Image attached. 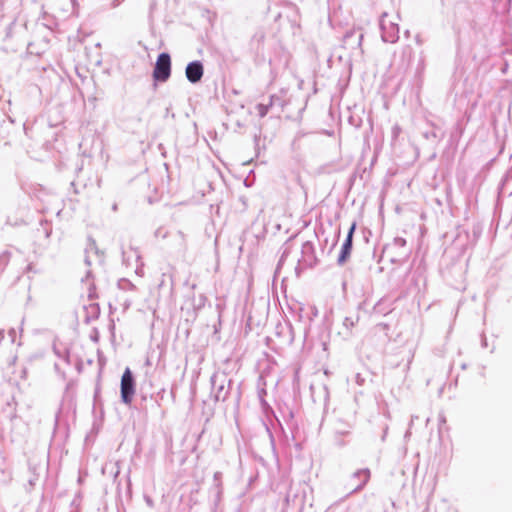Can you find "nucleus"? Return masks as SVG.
I'll return each instance as SVG.
<instances>
[{
  "label": "nucleus",
  "instance_id": "f257e3e1",
  "mask_svg": "<svg viewBox=\"0 0 512 512\" xmlns=\"http://www.w3.org/2000/svg\"><path fill=\"white\" fill-rule=\"evenodd\" d=\"M210 381L214 399L216 401H225L229 395L231 381L224 373H214Z\"/></svg>",
  "mask_w": 512,
  "mask_h": 512
},
{
  "label": "nucleus",
  "instance_id": "f03ea898",
  "mask_svg": "<svg viewBox=\"0 0 512 512\" xmlns=\"http://www.w3.org/2000/svg\"><path fill=\"white\" fill-rule=\"evenodd\" d=\"M381 37L384 42L395 43L399 39V26L397 21L389 19L387 13L380 18Z\"/></svg>",
  "mask_w": 512,
  "mask_h": 512
},
{
  "label": "nucleus",
  "instance_id": "7ed1b4c3",
  "mask_svg": "<svg viewBox=\"0 0 512 512\" xmlns=\"http://www.w3.org/2000/svg\"><path fill=\"white\" fill-rule=\"evenodd\" d=\"M171 75V57L168 53H161L155 63L153 78L156 81L165 82Z\"/></svg>",
  "mask_w": 512,
  "mask_h": 512
},
{
  "label": "nucleus",
  "instance_id": "20e7f679",
  "mask_svg": "<svg viewBox=\"0 0 512 512\" xmlns=\"http://www.w3.org/2000/svg\"><path fill=\"white\" fill-rule=\"evenodd\" d=\"M121 400L129 405L135 394V380L129 368H126L121 378Z\"/></svg>",
  "mask_w": 512,
  "mask_h": 512
},
{
  "label": "nucleus",
  "instance_id": "39448f33",
  "mask_svg": "<svg viewBox=\"0 0 512 512\" xmlns=\"http://www.w3.org/2000/svg\"><path fill=\"white\" fill-rule=\"evenodd\" d=\"M370 477L371 473L368 468H363L355 471L350 477V481L353 482V488L351 489L347 497L353 493L361 491L370 480Z\"/></svg>",
  "mask_w": 512,
  "mask_h": 512
},
{
  "label": "nucleus",
  "instance_id": "423d86ee",
  "mask_svg": "<svg viewBox=\"0 0 512 512\" xmlns=\"http://www.w3.org/2000/svg\"><path fill=\"white\" fill-rule=\"evenodd\" d=\"M355 228H356V224L353 223L348 231V234L346 236L344 243L342 244L341 251H340L338 259H337V263L339 265H343L350 257V254L352 251L353 234H354Z\"/></svg>",
  "mask_w": 512,
  "mask_h": 512
},
{
  "label": "nucleus",
  "instance_id": "0eeeda50",
  "mask_svg": "<svg viewBox=\"0 0 512 512\" xmlns=\"http://www.w3.org/2000/svg\"><path fill=\"white\" fill-rule=\"evenodd\" d=\"M204 73L203 64L200 61H192L190 62L185 70L186 77L191 83H198Z\"/></svg>",
  "mask_w": 512,
  "mask_h": 512
},
{
  "label": "nucleus",
  "instance_id": "6e6552de",
  "mask_svg": "<svg viewBox=\"0 0 512 512\" xmlns=\"http://www.w3.org/2000/svg\"><path fill=\"white\" fill-rule=\"evenodd\" d=\"M302 258L298 260L299 265L308 266L312 265L313 262V253L314 247L311 242L306 241L302 244L301 247Z\"/></svg>",
  "mask_w": 512,
  "mask_h": 512
},
{
  "label": "nucleus",
  "instance_id": "1a4fd4ad",
  "mask_svg": "<svg viewBox=\"0 0 512 512\" xmlns=\"http://www.w3.org/2000/svg\"><path fill=\"white\" fill-rule=\"evenodd\" d=\"M94 261L99 263L102 261V257L98 254L97 249L91 245L90 248L86 249L85 263L87 266H91Z\"/></svg>",
  "mask_w": 512,
  "mask_h": 512
},
{
  "label": "nucleus",
  "instance_id": "9d476101",
  "mask_svg": "<svg viewBox=\"0 0 512 512\" xmlns=\"http://www.w3.org/2000/svg\"><path fill=\"white\" fill-rule=\"evenodd\" d=\"M123 263L127 266L131 265V261L138 262L140 260V254L136 249H129V251L122 252Z\"/></svg>",
  "mask_w": 512,
  "mask_h": 512
},
{
  "label": "nucleus",
  "instance_id": "9b49d317",
  "mask_svg": "<svg viewBox=\"0 0 512 512\" xmlns=\"http://www.w3.org/2000/svg\"><path fill=\"white\" fill-rule=\"evenodd\" d=\"M221 478H222L221 472L214 473V483H215L214 486H215V494H216L215 502L216 503H218L221 500V496H222V492H223Z\"/></svg>",
  "mask_w": 512,
  "mask_h": 512
},
{
  "label": "nucleus",
  "instance_id": "f8f14e48",
  "mask_svg": "<svg viewBox=\"0 0 512 512\" xmlns=\"http://www.w3.org/2000/svg\"><path fill=\"white\" fill-rule=\"evenodd\" d=\"M274 100H275V96H271L269 97V101L267 104L265 103H259L257 106H256V110L258 112V115L263 118L264 116L267 115L270 107L273 106L274 104Z\"/></svg>",
  "mask_w": 512,
  "mask_h": 512
},
{
  "label": "nucleus",
  "instance_id": "ddd939ff",
  "mask_svg": "<svg viewBox=\"0 0 512 512\" xmlns=\"http://www.w3.org/2000/svg\"><path fill=\"white\" fill-rule=\"evenodd\" d=\"M118 287L121 290L127 291V290H135L136 286L127 279H120L118 281Z\"/></svg>",
  "mask_w": 512,
  "mask_h": 512
},
{
  "label": "nucleus",
  "instance_id": "4468645a",
  "mask_svg": "<svg viewBox=\"0 0 512 512\" xmlns=\"http://www.w3.org/2000/svg\"><path fill=\"white\" fill-rule=\"evenodd\" d=\"M401 132V127L398 124H395L391 129L392 141H396Z\"/></svg>",
  "mask_w": 512,
  "mask_h": 512
},
{
  "label": "nucleus",
  "instance_id": "2eb2a0df",
  "mask_svg": "<svg viewBox=\"0 0 512 512\" xmlns=\"http://www.w3.org/2000/svg\"><path fill=\"white\" fill-rule=\"evenodd\" d=\"M290 253V250L288 248H285L280 259H279V262H278V265H277V271L281 268V266L283 265V263L285 262L287 256L289 255Z\"/></svg>",
  "mask_w": 512,
  "mask_h": 512
},
{
  "label": "nucleus",
  "instance_id": "dca6fc26",
  "mask_svg": "<svg viewBox=\"0 0 512 512\" xmlns=\"http://www.w3.org/2000/svg\"><path fill=\"white\" fill-rule=\"evenodd\" d=\"M10 258V252L5 251L0 255V263L7 264Z\"/></svg>",
  "mask_w": 512,
  "mask_h": 512
},
{
  "label": "nucleus",
  "instance_id": "f3484780",
  "mask_svg": "<svg viewBox=\"0 0 512 512\" xmlns=\"http://www.w3.org/2000/svg\"><path fill=\"white\" fill-rule=\"evenodd\" d=\"M394 244L398 247H403L406 245V240L401 237H397L394 239Z\"/></svg>",
  "mask_w": 512,
  "mask_h": 512
},
{
  "label": "nucleus",
  "instance_id": "a211bd4d",
  "mask_svg": "<svg viewBox=\"0 0 512 512\" xmlns=\"http://www.w3.org/2000/svg\"><path fill=\"white\" fill-rule=\"evenodd\" d=\"M8 335L10 337L11 343H14L15 342V336H16L15 329H10L9 332H8Z\"/></svg>",
  "mask_w": 512,
  "mask_h": 512
},
{
  "label": "nucleus",
  "instance_id": "6ab92c4d",
  "mask_svg": "<svg viewBox=\"0 0 512 512\" xmlns=\"http://www.w3.org/2000/svg\"><path fill=\"white\" fill-rule=\"evenodd\" d=\"M3 339H4V330L0 329V345L2 344Z\"/></svg>",
  "mask_w": 512,
  "mask_h": 512
},
{
  "label": "nucleus",
  "instance_id": "aec40b11",
  "mask_svg": "<svg viewBox=\"0 0 512 512\" xmlns=\"http://www.w3.org/2000/svg\"><path fill=\"white\" fill-rule=\"evenodd\" d=\"M38 478L35 476L29 480L30 485H34Z\"/></svg>",
  "mask_w": 512,
  "mask_h": 512
},
{
  "label": "nucleus",
  "instance_id": "412c9836",
  "mask_svg": "<svg viewBox=\"0 0 512 512\" xmlns=\"http://www.w3.org/2000/svg\"><path fill=\"white\" fill-rule=\"evenodd\" d=\"M482 346L487 347V340L485 337L482 339Z\"/></svg>",
  "mask_w": 512,
  "mask_h": 512
},
{
  "label": "nucleus",
  "instance_id": "4be33fe9",
  "mask_svg": "<svg viewBox=\"0 0 512 512\" xmlns=\"http://www.w3.org/2000/svg\"><path fill=\"white\" fill-rule=\"evenodd\" d=\"M120 1H121V0H117V2H114V3H113V6L115 7V6L119 5Z\"/></svg>",
  "mask_w": 512,
  "mask_h": 512
},
{
  "label": "nucleus",
  "instance_id": "5701e85b",
  "mask_svg": "<svg viewBox=\"0 0 512 512\" xmlns=\"http://www.w3.org/2000/svg\"><path fill=\"white\" fill-rule=\"evenodd\" d=\"M90 275H91V271H87V275H86V276H87V278H89V277H90Z\"/></svg>",
  "mask_w": 512,
  "mask_h": 512
}]
</instances>
